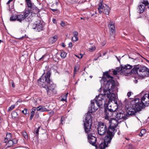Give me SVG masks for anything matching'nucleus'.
I'll return each instance as SVG.
<instances>
[{
	"label": "nucleus",
	"instance_id": "obj_16",
	"mask_svg": "<svg viewBox=\"0 0 149 149\" xmlns=\"http://www.w3.org/2000/svg\"><path fill=\"white\" fill-rule=\"evenodd\" d=\"M88 140L90 144L96 148L97 147V145L96 143L97 139L95 136L89 135L88 136Z\"/></svg>",
	"mask_w": 149,
	"mask_h": 149
},
{
	"label": "nucleus",
	"instance_id": "obj_31",
	"mask_svg": "<svg viewBox=\"0 0 149 149\" xmlns=\"http://www.w3.org/2000/svg\"><path fill=\"white\" fill-rule=\"evenodd\" d=\"M141 3H142V4L145 6H146L148 5H149V3L148 2V1L147 0H143L142 1Z\"/></svg>",
	"mask_w": 149,
	"mask_h": 149
},
{
	"label": "nucleus",
	"instance_id": "obj_19",
	"mask_svg": "<svg viewBox=\"0 0 149 149\" xmlns=\"http://www.w3.org/2000/svg\"><path fill=\"white\" fill-rule=\"evenodd\" d=\"M26 3L28 8L27 10L29 11L30 13L31 12H32L31 11H32L34 10V6L33 5V4H32L31 1L26 2ZM26 9L27 10V9Z\"/></svg>",
	"mask_w": 149,
	"mask_h": 149
},
{
	"label": "nucleus",
	"instance_id": "obj_48",
	"mask_svg": "<svg viewBox=\"0 0 149 149\" xmlns=\"http://www.w3.org/2000/svg\"><path fill=\"white\" fill-rule=\"evenodd\" d=\"M112 101H113L114 104H116V106H118V102L116 100L113 99L112 100Z\"/></svg>",
	"mask_w": 149,
	"mask_h": 149
},
{
	"label": "nucleus",
	"instance_id": "obj_20",
	"mask_svg": "<svg viewBox=\"0 0 149 149\" xmlns=\"http://www.w3.org/2000/svg\"><path fill=\"white\" fill-rule=\"evenodd\" d=\"M50 110L45 107V106L42 105H40L37 107V111L40 112L48 111Z\"/></svg>",
	"mask_w": 149,
	"mask_h": 149
},
{
	"label": "nucleus",
	"instance_id": "obj_53",
	"mask_svg": "<svg viewBox=\"0 0 149 149\" xmlns=\"http://www.w3.org/2000/svg\"><path fill=\"white\" fill-rule=\"evenodd\" d=\"M11 83H12V86L13 87V88H15V86L14 84V82L13 81H12Z\"/></svg>",
	"mask_w": 149,
	"mask_h": 149
},
{
	"label": "nucleus",
	"instance_id": "obj_9",
	"mask_svg": "<svg viewBox=\"0 0 149 149\" xmlns=\"http://www.w3.org/2000/svg\"><path fill=\"white\" fill-rule=\"evenodd\" d=\"M98 10L100 14L103 12L105 15H108L110 11V8L108 6L103 3L102 1H101L98 5Z\"/></svg>",
	"mask_w": 149,
	"mask_h": 149
},
{
	"label": "nucleus",
	"instance_id": "obj_49",
	"mask_svg": "<svg viewBox=\"0 0 149 149\" xmlns=\"http://www.w3.org/2000/svg\"><path fill=\"white\" fill-rule=\"evenodd\" d=\"M61 24V26H65V23L64 22H63V21H62Z\"/></svg>",
	"mask_w": 149,
	"mask_h": 149
},
{
	"label": "nucleus",
	"instance_id": "obj_3",
	"mask_svg": "<svg viewBox=\"0 0 149 149\" xmlns=\"http://www.w3.org/2000/svg\"><path fill=\"white\" fill-rule=\"evenodd\" d=\"M110 91H111L109 90L108 89H104L103 90L104 93L99 94L98 96H96V97L94 100H91V105L89 107L87 113H89L91 115L93 112H94L97 110V108L94 106L93 107L94 105L95 102H96V100L100 101L101 100H104L106 97L107 98H108L110 95Z\"/></svg>",
	"mask_w": 149,
	"mask_h": 149
},
{
	"label": "nucleus",
	"instance_id": "obj_52",
	"mask_svg": "<svg viewBox=\"0 0 149 149\" xmlns=\"http://www.w3.org/2000/svg\"><path fill=\"white\" fill-rule=\"evenodd\" d=\"M52 21L54 24H55L56 23V19L54 18H53L52 19Z\"/></svg>",
	"mask_w": 149,
	"mask_h": 149
},
{
	"label": "nucleus",
	"instance_id": "obj_32",
	"mask_svg": "<svg viewBox=\"0 0 149 149\" xmlns=\"http://www.w3.org/2000/svg\"><path fill=\"white\" fill-rule=\"evenodd\" d=\"M79 65H76L74 68V74H75L79 70Z\"/></svg>",
	"mask_w": 149,
	"mask_h": 149
},
{
	"label": "nucleus",
	"instance_id": "obj_12",
	"mask_svg": "<svg viewBox=\"0 0 149 149\" xmlns=\"http://www.w3.org/2000/svg\"><path fill=\"white\" fill-rule=\"evenodd\" d=\"M109 29L110 38L111 40L114 39L115 36V26L114 23L110 21L108 25Z\"/></svg>",
	"mask_w": 149,
	"mask_h": 149
},
{
	"label": "nucleus",
	"instance_id": "obj_57",
	"mask_svg": "<svg viewBox=\"0 0 149 149\" xmlns=\"http://www.w3.org/2000/svg\"><path fill=\"white\" fill-rule=\"evenodd\" d=\"M62 46L63 47H65V45L64 43L63 42L62 43Z\"/></svg>",
	"mask_w": 149,
	"mask_h": 149
},
{
	"label": "nucleus",
	"instance_id": "obj_11",
	"mask_svg": "<svg viewBox=\"0 0 149 149\" xmlns=\"http://www.w3.org/2000/svg\"><path fill=\"white\" fill-rule=\"evenodd\" d=\"M98 133L100 135H104L106 132L107 133V129L106 125L102 122L99 123L97 128Z\"/></svg>",
	"mask_w": 149,
	"mask_h": 149
},
{
	"label": "nucleus",
	"instance_id": "obj_15",
	"mask_svg": "<svg viewBox=\"0 0 149 149\" xmlns=\"http://www.w3.org/2000/svg\"><path fill=\"white\" fill-rule=\"evenodd\" d=\"M127 113L128 115V117L129 116H134L135 113L137 112L133 106H131L130 104V106H129L126 110Z\"/></svg>",
	"mask_w": 149,
	"mask_h": 149
},
{
	"label": "nucleus",
	"instance_id": "obj_60",
	"mask_svg": "<svg viewBox=\"0 0 149 149\" xmlns=\"http://www.w3.org/2000/svg\"><path fill=\"white\" fill-rule=\"evenodd\" d=\"M10 2L11 1L10 0H9L7 2V4L8 5Z\"/></svg>",
	"mask_w": 149,
	"mask_h": 149
},
{
	"label": "nucleus",
	"instance_id": "obj_39",
	"mask_svg": "<svg viewBox=\"0 0 149 149\" xmlns=\"http://www.w3.org/2000/svg\"><path fill=\"white\" fill-rule=\"evenodd\" d=\"M78 38L77 36H74L72 38V40L73 41L76 42L78 40Z\"/></svg>",
	"mask_w": 149,
	"mask_h": 149
},
{
	"label": "nucleus",
	"instance_id": "obj_43",
	"mask_svg": "<svg viewBox=\"0 0 149 149\" xmlns=\"http://www.w3.org/2000/svg\"><path fill=\"white\" fill-rule=\"evenodd\" d=\"M65 120V118L63 116L61 117V123L62 124H63V122Z\"/></svg>",
	"mask_w": 149,
	"mask_h": 149
},
{
	"label": "nucleus",
	"instance_id": "obj_54",
	"mask_svg": "<svg viewBox=\"0 0 149 149\" xmlns=\"http://www.w3.org/2000/svg\"><path fill=\"white\" fill-rule=\"evenodd\" d=\"M51 10L53 12H55L56 11H57L58 10L56 9H52L51 8Z\"/></svg>",
	"mask_w": 149,
	"mask_h": 149
},
{
	"label": "nucleus",
	"instance_id": "obj_46",
	"mask_svg": "<svg viewBox=\"0 0 149 149\" xmlns=\"http://www.w3.org/2000/svg\"><path fill=\"white\" fill-rule=\"evenodd\" d=\"M72 42H70L68 44V47L71 48L72 47Z\"/></svg>",
	"mask_w": 149,
	"mask_h": 149
},
{
	"label": "nucleus",
	"instance_id": "obj_28",
	"mask_svg": "<svg viewBox=\"0 0 149 149\" xmlns=\"http://www.w3.org/2000/svg\"><path fill=\"white\" fill-rule=\"evenodd\" d=\"M146 132V130L145 129L142 130L139 134V135L141 137H142Z\"/></svg>",
	"mask_w": 149,
	"mask_h": 149
},
{
	"label": "nucleus",
	"instance_id": "obj_64",
	"mask_svg": "<svg viewBox=\"0 0 149 149\" xmlns=\"http://www.w3.org/2000/svg\"><path fill=\"white\" fill-rule=\"evenodd\" d=\"M141 15H140L139 17H138V18H141Z\"/></svg>",
	"mask_w": 149,
	"mask_h": 149
},
{
	"label": "nucleus",
	"instance_id": "obj_36",
	"mask_svg": "<svg viewBox=\"0 0 149 149\" xmlns=\"http://www.w3.org/2000/svg\"><path fill=\"white\" fill-rule=\"evenodd\" d=\"M11 115L12 117H16L17 115V113L16 111H13L12 112Z\"/></svg>",
	"mask_w": 149,
	"mask_h": 149
},
{
	"label": "nucleus",
	"instance_id": "obj_55",
	"mask_svg": "<svg viewBox=\"0 0 149 149\" xmlns=\"http://www.w3.org/2000/svg\"><path fill=\"white\" fill-rule=\"evenodd\" d=\"M106 44V42L105 41L101 43V45L102 46H104Z\"/></svg>",
	"mask_w": 149,
	"mask_h": 149
},
{
	"label": "nucleus",
	"instance_id": "obj_58",
	"mask_svg": "<svg viewBox=\"0 0 149 149\" xmlns=\"http://www.w3.org/2000/svg\"><path fill=\"white\" fill-rule=\"evenodd\" d=\"M116 57L117 58V60L118 61H119V62L120 63V58H118V57L117 56H116Z\"/></svg>",
	"mask_w": 149,
	"mask_h": 149
},
{
	"label": "nucleus",
	"instance_id": "obj_29",
	"mask_svg": "<svg viewBox=\"0 0 149 149\" xmlns=\"http://www.w3.org/2000/svg\"><path fill=\"white\" fill-rule=\"evenodd\" d=\"M40 128V127L39 126L37 128H36L34 130V131L33 132L34 134H36V136H38L39 135V130Z\"/></svg>",
	"mask_w": 149,
	"mask_h": 149
},
{
	"label": "nucleus",
	"instance_id": "obj_17",
	"mask_svg": "<svg viewBox=\"0 0 149 149\" xmlns=\"http://www.w3.org/2000/svg\"><path fill=\"white\" fill-rule=\"evenodd\" d=\"M17 142V140L16 139H14L12 140H9L6 144L7 148L11 147L14 144H16Z\"/></svg>",
	"mask_w": 149,
	"mask_h": 149
},
{
	"label": "nucleus",
	"instance_id": "obj_25",
	"mask_svg": "<svg viewBox=\"0 0 149 149\" xmlns=\"http://www.w3.org/2000/svg\"><path fill=\"white\" fill-rule=\"evenodd\" d=\"M116 69L117 72H123V71H124L123 67L122 65H120L119 67L117 68Z\"/></svg>",
	"mask_w": 149,
	"mask_h": 149
},
{
	"label": "nucleus",
	"instance_id": "obj_38",
	"mask_svg": "<svg viewBox=\"0 0 149 149\" xmlns=\"http://www.w3.org/2000/svg\"><path fill=\"white\" fill-rule=\"evenodd\" d=\"M28 109L26 108H25L24 110L22 111V113L25 115L26 114L28 113Z\"/></svg>",
	"mask_w": 149,
	"mask_h": 149
},
{
	"label": "nucleus",
	"instance_id": "obj_35",
	"mask_svg": "<svg viewBox=\"0 0 149 149\" xmlns=\"http://www.w3.org/2000/svg\"><path fill=\"white\" fill-rule=\"evenodd\" d=\"M12 134L10 133H9L6 134V138L9 140H11L10 139L12 138Z\"/></svg>",
	"mask_w": 149,
	"mask_h": 149
},
{
	"label": "nucleus",
	"instance_id": "obj_47",
	"mask_svg": "<svg viewBox=\"0 0 149 149\" xmlns=\"http://www.w3.org/2000/svg\"><path fill=\"white\" fill-rule=\"evenodd\" d=\"M36 109H37V108L36 107H33L31 111H33V113H35V111L36 110Z\"/></svg>",
	"mask_w": 149,
	"mask_h": 149
},
{
	"label": "nucleus",
	"instance_id": "obj_63",
	"mask_svg": "<svg viewBox=\"0 0 149 149\" xmlns=\"http://www.w3.org/2000/svg\"><path fill=\"white\" fill-rule=\"evenodd\" d=\"M8 7H9V10L10 11V5H9L8 6Z\"/></svg>",
	"mask_w": 149,
	"mask_h": 149
},
{
	"label": "nucleus",
	"instance_id": "obj_34",
	"mask_svg": "<svg viewBox=\"0 0 149 149\" xmlns=\"http://www.w3.org/2000/svg\"><path fill=\"white\" fill-rule=\"evenodd\" d=\"M67 54V53L63 51L61 52V56L62 58H64L66 57Z\"/></svg>",
	"mask_w": 149,
	"mask_h": 149
},
{
	"label": "nucleus",
	"instance_id": "obj_40",
	"mask_svg": "<svg viewBox=\"0 0 149 149\" xmlns=\"http://www.w3.org/2000/svg\"><path fill=\"white\" fill-rule=\"evenodd\" d=\"M38 100H40L38 98H35L34 99L33 103L35 104V105H37L38 104L37 102Z\"/></svg>",
	"mask_w": 149,
	"mask_h": 149
},
{
	"label": "nucleus",
	"instance_id": "obj_62",
	"mask_svg": "<svg viewBox=\"0 0 149 149\" xmlns=\"http://www.w3.org/2000/svg\"><path fill=\"white\" fill-rule=\"evenodd\" d=\"M106 54H107L106 52L104 53L103 54V56H104V55H105Z\"/></svg>",
	"mask_w": 149,
	"mask_h": 149
},
{
	"label": "nucleus",
	"instance_id": "obj_26",
	"mask_svg": "<svg viewBox=\"0 0 149 149\" xmlns=\"http://www.w3.org/2000/svg\"><path fill=\"white\" fill-rule=\"evenodd\" d=\"M57 39L58 36L56 35H55L50 38V40H51L52 43L56 42L57 40Z\"/></svg>",
	"mask_w": 149,
	"mask_h": 149
},
{
	"label": "nucleus",
	"instance_id": "obj_59",
	"mask_svg": "<svg viewBox=\"0 0 149 149\" xmlns=\"http://www.w3.org/2000/svg\"><path fill=\"white\" fill-rule=\"evenodd\" d=\"M120 131L119 130H118V133H117L118 134V135H120Z\"/></svg>",
	"mask_w": 149,
	"mask_h": 149
},
{
	"label": "nucleus",
	"instance_id": "obj_1",
	"mask_svg": "<svg viewBox=\"0 0 149 149\" xmlns=\"http://www.w3.org/2000/svg\"><path fill=\"white\" fill-rule=\"evenodd\" d=\"M45 74L44 72L38 80V84L41 87L46 88L47 94L51 96L56 93L57 91L55 89L56 85L50 79L51 75L50 70L47 71L46 74L44 75Z\"/></svg>",
	"mask_w": 149,
	"mask_h": 149
},
{
	"label": "nucleus",
	"instance_id": "obj_33",
	"mask_svg": "<svg viewBox=\"0 0 149 149\" xmlns=\"http://www.w3.org/2000/svg\"><path fill=\"white\" fill-rule=\"evenodd\" d=\"M22 135L25 139H27L28 138V135L27 133L25 131H24L22 133Z\"/></svg>",
	"mask_w": 149,
	"mask_h": 149
},
{
	"label": "nucleus",
	"instance_id": "obj_22",
	"mask_svg": "<svg viewBox=\"0 0 149 149\" xmlns=\"http://www.w3.org/2000/svg\"><path fill=\"white\" fill-rule=\"evenodd\" d=\"M139 71V72H144L147 71L148 68L145 66L138 65Z\"/></svg>",
	"mask_w": 149,
	"mask_h": 149
},
{
	"label": "nucleus",
	"instance_id": "obj_56",
	"mask_svg": "<svg viewBox=\"0 0 149 149\" xmlns=\"http://www.w3.org/2000/svg\"><path fill=\"white\" fill-rule=\"evenodd\" d=\"M45 56V55H43V56H42L39 59V60H40V61L43 58H44V57Z\"/></svg>",
	"mask_w": 149,
	"mask_h": 149
},
{
	"label": "nucleus",
	"instance_id": "obj_45",
	"mask_svg": "<svg viewBox=\"0 0 149 149\" xmlns=\"http://www.w3.org/2000/svg\"><path fill=\"white\" fill-rule=\"evenodd\" d=\"M73 34L74 35V36H77L78 35V33L77 31H74L73 32Z\"/></svg>",
	"mask_w": 149,
	"mask_h": 149
},
{
	"label": "nucleus",
	"instance_id": "obj_6",
	"mask_svg": "<svg viewBox=\"0 0 149 149\" xmlns=\"http://www.w3.org/2000/svg\"><path fill=\"white\" fill-rule=\"evenodd\" d=\"M144 100L142 101V98L141 100L139 98H136L130 102L131 106H133L137 111H141L144 106H148L149 104V101H145V103H143Z\"/></svg>",
	"mask_w": 149,
	"mask_h": 149
},
{
	"label": "nucleus",
	"instance_id": "obj_44",
	"mask_svg": "<svg viewBox=\"0 0 149 149\" xmlns=\"http://www.w3.org/2000/svg\"><path fill=\"white\" fill-rule=\"evenodd\" d=\"M112 70H113L112 72L114 75H116L117 74V71L116 70H113V69H112Z\"/></svg>",
	"mask_w": 149,
	"mask_h": 149
},
{
	"label": "nucleus",
	"instance_id": "obj_8",
	"mask_svg": "<svg viewBox=\"0 0 149 149\" xmlns=\"http://www.w3.org/2000/svg\"><path fill=\"white\" fill-rule=\"evenodd\" d=\"M108 105H109V103H104V112L106 113L105 119L109 120V119L112 118H111V117L116 114V112L115 110H113L111 108H109L108 107Z\"/></svg>",
	"mask_w": 149,
	"mask_h": 149
},
{
	"label": "nucleus",
	"instance_id": "obj_23",
	"mask_svg": "<svg viewBox=\"0 0 149 149\" xmlns=\"http://www.w3.org/2000/svg\"><path fill=\"white\" fill-rule=\"evenodd\" d=\"M146 7V6L142 4L138 6V9L140 10V13H141L144 12L145 9Z\"/></svg>",
	"mask_w": 149,
	"mask_h": 149
},
{
	"label": "nucleus",
	"instance_id": "obj_21",
	"mask_svg": "<svg viewBox=\"0 0 149 149\" xmlns=\"http://www.w3.org/2000/svg\"><path fill=\"white\" fill-rule=\"evenodd\" d=\"M97 106H98L99 107L102 108V106L104 104V103H106L105 102L104 100H101V101H98L97 100H96L95 102Z\"/></svg>",
	"mask_w": 149,
	"mask_h": 149
},
{
	"label": "nucleus",
	"instance_id": "obj_61",
	"mask_svg": "<svg viewBox=\"0 0 149 149\" xmlns=\"http://www.w3.org/2000/svg\"><path fill=\"white\" fill-rule=\"evenodd\" d=\"M26 3L31 1V0H25Z\"/></svg>",
	"mask_w": 149,
	"mask_h": 149
},
{
	"label": "nucleus",
	"instance_id": "obj_37",
	"mask_svg": "<svg viewBox=\"0 0 149 149\" xmlns=\"http://www.w3.org/2000/svg\"><path fill=\"white\" fill-rule=\"evenodd\" d=\"M15 105L14 104L12 105L8 109V111H10L13 110L15 107Z\"/></svg>",
	"mask_w": 149,
	"mask_h": 149
},
{
	"label": "nucleus",
	"instance_id": "obj_18",
	"mask_svg": "<svg viewBox=\"0 0 149 149\" xmlns=\"http://www.w3.org/2000/svg\"><path fill=\"white\" fill-rule=\"evenodd\" d=\"M138 72H139L138 65H134V68L131 70V73L135 74L137 73L138 74H139V76H143L141 75H142V74H139Z\"/></svg>",
	"mask_w": 149,
	"mask_h": 149
},
{
	"label": "nucleus",
	"instance_id": "obj_14",
	"mask_svg": "<svg viewBox=\"0 0 149 149\" xmlns=\"http://www.w3.org/2000/svg\"><path fill=\"white\" fill-rule=\"evenodd\" d=\"M116 114L114 115L116 118L118 120L123 119L124 120L127 119L128 117V115L122 110H120L118 111H116Z\"/></svg>",
	"mask_w": 149,
	"mask_h": 149
},
{
	"label": "nucleus",
	"instance_id": "obj_13",
	"mask_svg": "<svg viewBox=\"0 0 149 149\" xmlns=\"http://www.w3.org/2000/svg\"><path fill=\"white\" fill-rule=\"evenodd\" d=\"M45 25L44 23L40 20H38L36 22V23L33 24L32 28L36 30L37 31H40L43 29Z\"/></svg>",
	"mask_w": 149,
	"mask_h": 149
},
{
	"label": "nucleus",
	"instance_id": "obj_50",
	"mask_svg": "<svg viewBox=\"0 0 149 149\" xmlns=\"http://www.w3.org/2000/svg\"><path fill=\"white\" fill-rule=\"evenodd\" d=\"M9 140L7 139L6 138L4 139V142L5 143H6L7 141L8 142Z\"/></svg>",
	"mask_w": 149,
	"mask_h": 149
},
{
	"label": "nucleus",
	"instance_id": "obj_4",
	"mask_svg": "<svg viewBox=\"0 0 149 149\" xmlns=\"http://www.w3.org/2000/svg\"><path fill=\"white\" fill-rule=\"evenodd\" d=\"M86 116L84 124L85 132L87 134L88 136L89 135L93 136V135L95 134V132L92 131L91 128L92 124L91 115L89 113H87Z\"/></svg>",
	"mask_w": 149,
	"mask_h": 149
},
{
	"label": "nucleus",
	"instance_id": "obj_5",
	"mask_svg": "<svg viewBox=\"0 0 149 149\" xmlns=\"http://www.w3.org/2000/svg\"><path fill=\"white\" fill-rule=\"evenodd\" d=\"M30 14L29 11L25 9V11L23 13L17 15H14L11 16L10 18V21H17L20 22L24 21L25 19L27 22H31L32 21L31 18L28 17V16Z\"/></svg>",
	"mask_w": 149,
	"mask_h": 149
},
{
	"label": "nucleus",
	"instance_id": "obj_10",
	"mask_svg": "<svg viewBox=\"0 0 149 149\" xmlns=\"http://www.w3.org/2000/svg\"><path fill=\"white\" fill-rule=\"evenodd\" d=\"M113 138L107 134L106 135L104 136V141L102 142L99 145V148L100 149H104L106 147H107L108 144L110 143Z\"/></svg>",
	"mask_w": 149,
	"mask_h": 149
},
{
	"label": "nucleus",
	"instance_id": "obj_51",
	"mask_svg": "<svg viewBox=\"0 0 149 149\" xmlns=\"http://www.w3.org/2000/svg\"><path fill=\"white\" fill-rule=\"evenodd\" d=\"M131 92H129L127 93V95L128 97H130L131 95Z\"/></svg>",
	"mask_w": 149,
	"mask_h": 149
},
{
	"label": "nucleus",
	"instance_id": "obj_2",
	"mask_svg": "<svg viewBox=\"0 0 149 149\" xmlns=\"http://www.w3.org/2000/svg\"><path fill=\"white\" fill-rule=\"evenodd\" d=\"M109 70L103 72L102 79L104 81V84L106 89L113 91L115 86V81L113 79V77L110 75L112 73Z\"/></svg>",
	"mask_w": 149,
	"mask_h": 149
},
{
	"label": "nucleus",
	"instance_id": "obj_24",
	"mask_svg": "<svg viewBox=\"0 0 149 149\" xmlns=\"http://www.w3.org/2000/svg\"><path fill=\"white\" fill-rule=\"evenodd\" d=\"M111 93H110V94ZM116 97L115 94V93H113L111 95L110 94V96L108 98H109V103L110 102H112V100H113Z\"/></svg>",
	"mask_w": 149,
	"mask_h": 149
},
{
	"label": "nucleus",
	"instance_id": "obj_42",
	"mask_svg": "<svg viewBox=\"0 0 149 149\" xmlns=\"http://www.w3.org/2000/svg\"><path fill=\"white\" fill-rule=\"evenodd\" d=\"M95 47L92 46L91 48H89V50L91 52H93L95 49Z\"/></svg>",
	"mask_w": 149,
	"mask_h": 149
},
{
	"label": "nucleus",
	"instance_id": "obj_30",
	"mask_svg": "<svg viewBox=\"0 0 149 149\" xmlns=\"http://www.w3.org/2000/svg\"><path fill=\"white\" fill-rule=\"evenodd\" d=\"M124 70H129L131 69L132 66L129 64H127L123 66Z\"/></svg>",
	"mask_w": 149,
	"mask_h": 149
},
{
	"label": "nucleus",
	"instance_id": "obj_7",
	"mask_svg": "<svg viewBox=\"0 0 149 149\" xmlns=\"http://www.w3.org/2000/svg\"><path fill=\"white\" fill-rule=\"evenodd\" d=\"M110 124L107 129V134L113 137L117 130L115 128L118 125V121L116 119H113L111 121L109 120Z\"/></svg>",
	"mask_w": 149,
	"mask_h": 149
},
{
	"label": "nucleus",
	"instance_id": "obj_27",
	"mask_svg": "<svg viewBox=\"0 0 149 149\" xmlns=\"http://www.w3.org/2000/svg\"><path fill=\"white\" fill-rule=\"evenodd\" d=\"M68 95V93H67L65 94H64L62 95V99L61 100L62 101H66Z\"/></svg>",
	"mask_w": 149,
	"mask_h": 149
},
{
	"label": "nucleus",
	"instance_id": "obj_41",
	"mask_svg": "<svg viewBox=\"0 0 149 149\" xmlns=\"http://www.w3.org/2000/svg\"><path fill=\"white\" fill-rule=\"evenodd\" d=\"M34 113H33V111H31V116L30 117V120H32V118L34 115Z\"/></svg>",
	"mask_w": 149,
	"mask_h": 149
}]
</instances>
